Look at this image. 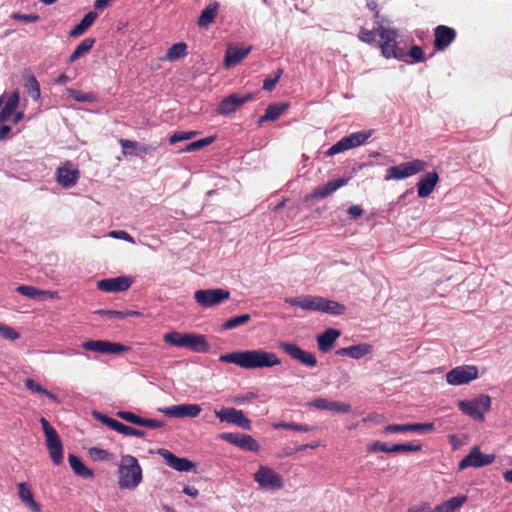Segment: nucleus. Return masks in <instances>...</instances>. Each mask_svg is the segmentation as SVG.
Returning <instances> with one entry per match:
<instances>
[{"instance_id":"72a5a7b5","label":"nucleus","mask_w":512,"mask_h":512,"mask_svg":"<svg viewBox=\"0 0 512 512\" xmlns=\"http://www.w3.org/2000/svg\"><path fill=\"white\" fill-rule=\"evenodd\" d=\"M287 108V103H273L268 105L265 113L258 119V124L261 125L268 121L277 120Z\"/></svg>"},{"instance_id":"bf43d9fd","label":"nucleus","mask_w":512,"mask_h":512,"mask_svg":"<svg viewBox=\"0 0 512 512\" xmlns=\"http://www.w3.org/2000/svg\"><path fill=\"white\" fill-rule=\"evenodd\" d=\"M98 313L103 316H106L108 318H116V319H124V318L134 314V312H131V311H117V310H99Z\"/></svg>"},{"instance_id":"9b49d317","label":"nucleus","mask_w":512,"mask_h":512,"mask_svg":"<svg viewBox=\"0 0 512 512\" xmlns=\"http://www.w3.org/2000/svg\"><path fill=\"white\" fill-rule=\"evenodd\" d=\"M478 378V369L473 365H462L446 373V381L453 386L468 384Z\"/></svg>"},{"instance_id":"f8f14e48","label":"nucleus","mask_w":512,"mask_h":512,"mask_svg":"<svg viewBox=\"0 0 512 512\" xmlns=\"http://www.w3.org/2000/svg\"><path fill=\"white\" fill-rule=\"evenodd\" d=\"M217 419L222 423L234 424L244 430H251V420L248 419L242 410L236 408H222L214 411Z\"/></svg>"},{"instance_id":"052dcab7","label":"nucleus","mask_w":512,"mask_h":512,"mask_svg":"<svg viewBox=\"0 0 512 512\" xmlns=\"http://www.w3.org/2000/svg\"><path fill=\"white\" fill-rule=\"evenodd\" d=\"M11 18L25 23H35L40 19L37 14H21L18 12L12 13Z\"/></svg>"},{"instance_id":"79ce46f5","label":"nucleus","mask_w":512,"mask_h":512,"mask_svg":"<svg viewBox=\"0 0 512 512\" xmlns=\"http://www.w3.org/2000/svg\"><path fill=\"white\" fill-rule=\"evenodd\" d=\"M188 46L184 42H178L173 44L166 53V58L169 61H176L187 55Z\"/></svg>"},{"instance_id":"2eb2a0df","label":"nucleus","mask_w":512,"mask_h":512,"mask_svg":"<svg viewBox=\"0 0 512 512\" xmlns=\"http://www.w3.org/2000/svg\"><path fill=\"white\" fill-rule=\"evenodd\" d=\"M495 460V455L484 454L478 447H473L470 452L459 462V469L463 470L468 467H484Z\"/></svg>"},{"instance_id":"e433bc0d","label":"nucleus","mask_w":512,"mask_h":512,"mask_svg":"<svg viewBox=\"0 0 512 512\" xmlns=\"http://www.w3.org/2000/svg\"><path fill=\"white\" fill-rule=\"evenodd\" d=\"M97 16V13L94 11L85 14L81 21L70 30L69 35L71 37L82 35L94 23Z\"/></svg>"},{"instance_id":"20e7f679","label":"nucleus","mask_w":512,"mask_h":512,"mask_svg":"<svg viewBox=\"0 0 512 512\" xmlns=\"http://www.w3.org/2000/svg\"><path fill=\"white\" fill-rule=\"evenodd\" d=\"M120 489L135 490L142 482V468L132 455H123L118 468Z\"/></svg>"},{"instance_id":"6ab92c4d","label":"nucleus","mask_w":512,"mask_h":512,"mask_svg":"<svg viewBox=\"0 0 512 512\" xmlns=\"http://www.w3.org/2000/svg\"><path fill=\"white\" fill-rule=\"evenodd\" d=\"M456 30L446 25H438L434 29V49L444 51L456 39Z\"/></svg>"},{"instance_id":"1a4fd4ad","label":"nucleus","mask_w":512,"mask_h":512,"mask_svg":"<svg viewBox=\"0 0 512 512\" xmlns=\"http://www.w3.org/2000/svg\"><path fill=\"white\" fill-rule=\"evenodd\" d=\"M230 298V291L223 288L200 289L195 291L194 299L203 309L220 305Z\"/></svg>"},{"instance_id":"5701e85b","label":"nucleus","mask_w":512,"mask_h":512,"mask_svg":"<svg viewBox=\"0 0 512 512\" xmlns=\"http://www.w3.org/2000/svg\"><path fill=\"white\" fill-rule=\"evenodd\" d=\"M309 405L318 410L332 411L340 414H347L351 411V405L348 403L331 401L322 397L313 399Z\"/></svg>"},{"instance_id":"9d476101","label":"nucleus","mask_w":512,"mask_h":512,"mask_svg":"<svg viewBox=\"0 0 512 512\" xmlns=\"http://www.w3.org/2000/svg\"><path fill=\"white\" fill-rule=\"evenodd\" d=\"M279 348L291 359L298 361L302 365L314 368L317 366V358L311 352L303 350L300 346L292 342H280Z\"/></svg>"},{"instance_id":"a211bd4d","label":"nucleus","mask_w":512,"mask_h":512,"mask_svg":"<svg viewBox=\"0 0 512 512\" xmlns=\"http://www.w3.org/2000/svg\"><path fill=\"white\" fill-rule=\"evenodd\" d=\"M80 177V172L70 161H66L56 170V181L64 188L74 186Z\"/></svg>"},{"instance_id":"2f4dec72","label":"nucleus","mask_w":512,"mask_h":512,"mask_svg":"<svg viewBox=\"0 0 512 512\" xmlns=\"http://www.w3.org/2000/svg\"><path fill=\"white\" fill-rule=\"evenodd\" d=\"M340 335L341 332L339 330L327 328L323 333L317 336L318 349L323 353L329 352Z\"/></svg>"},{"instance_id":"69168bd1","label":"nucleus","mask_w":512,"mask_h":512,"mask_svg":"<svg viewBox=\"0 0 512 512\" xmlns=\"http://www.w3.org/2000/svg\"><path fill=\"white\" fill-rule=\"evenodd\" d=\"M257 397V394L253 393V392H249L245 395H238V396H235L232 401L235 403V404H244L246 402H249V401H252L254 400L255 398Z\"/></svg>"},{"instance_id":"cd10ccee","label":"nucleus","mask_w":512,"mask_h":512,"mask_svg":"<svg viewBox=\"0 0 512 512\" xmlns=\"http://www.w3.org/2000/svg\"><path fill=\"white\" fill-rule=\"evenodd\" d=\"M252 47H238L228 46L224 58V64L226 67H234L245 59L251 52Z\"/></svg>"},{"instance_id":"f704fd0d","label":"nucleus","mask_w":512,"mask_h":512,"mask_svg":"<svg viewBox=\"0 0 512 512\" xmlns=\"http://www.w3.org/2000/svg\"><path fill=\"white\" fill-rule=\"evenodd\" d=\"M219 10V4L218 2H210L201 12L199 18H198V26L201 28L208 27L211 23L214 22L217 13Z\"/></svg>"},{"instance_id":"603ef678","label":"nucleus","mask_w":512,"mask_h":512,"mask_svg":"<svg viewBox=\"0 0 512 512\" xmlns=\"http://www.w3.org/2000/svg\"><path fill=\"white\" fill-rule=\"evenodd\" d=\"M214 142V137H206L189 143L184 149V152L198 151Z\"/></svg>"},{"instance_id":"c756f323","label":"nucleus","mask_w":512,"mask_h":512,"mask_svg":"<svg viewBox=\"0 0 512 512\" xmlns=\"http://www.w3.org/2000/svg\"><path fill=\"white\" fill-rule=\"evenodd\" d=\"M372 352V346L368 343H360L349 347H343L336 350L338 356H347L359 360Z\"/></svg>"},{"instance_id":"dca6fc26","label":"nucleus","mask_w":512,"mask_h":512,"mask_svg":"<svg viewBox=\"0 0 512 512\" xmlns=\"http://www.w3.org/2000/svg\"><path fill=\"white\" fill-rule=\"evenodd\" d=\"M220 438L245 451L258 452L260 449L259 443L248 434L223 433Z\"/></svg>"},{"instance_id":"bb28decb","label":"nucleus","mask_w":512,"mask_h":512,"mask_svg":"<svg viewBox=\"0 0 512 512\" xmlns=\"http://www.w3.org/2000/svg\"><path fill=\"white\" fill-rule=\"evenodd\" d=\"M46 445L51 457L52 462L55 465H59L63 461V445L57 432L45 436Z\"/></svg>"},{"instance_id":"f03ea898","label":"nucleus","mask_w":512,"mask_h":512,"mask_svg":"<svg viewBox=\"0 0 512 512\" xmlns=\"http://www.w3.org/2000/svg\"><path fill=\"white\" fill-rule=\"evenodd\" d=\"M376 25L379 37L378 45L381 51V55L385 59L406 61V50L399 45V30L391 26L390 20L387 22H379L377 20Z\"/></svg>"},{"instance_id":"4468645a","label":"nucleus","mask_w":512,"mask_h":512,"mask_svg":"<svg viewBox=\"0 0 512 512\" xmlns=\"http://www.w3.org/2000/svg\"><path fill=\"white\" fill-rule=\"evenodd\" d=\"M81 347L86 351L102 354H119L129 350V347L123 344L106 340H88L83 342Z\"/></svg>"},{"instance_id":"0eeeda50","label":"nucleus","mask_w":512,"mask_h":512,"mask_svg":"<svg viewBox=\"0 0 512 512\" xmlns=\"http://www.w3.org/2000/svg\"><path fill=\"white\" fill-rule=\"evenodd\" d=\"M373 134V130H362L358 132L351 133L335 144H333L326 152V156H334L341 152H345L352 148H356L362 144H364Z\"/></svg>"},{"instance_id":"a19ab883","label":"nucleus","mask_w":512,"mask_h":512,"mask_svg":"<svg viewBox=\"0 0 512 512\" xmlns=\"http://www.w3.org/2000/svg\"><path fill=\"white\" fill-rule=\"evenodd\" d=\"M346 311V308L343 304L335 301L324 298L322 313H326L332 316H340L343 315Z\"/></svg>"},{"instance_id":"6e6d98bb","label":"nucleus","mask_w":512,"mask_h":512,"mask_svg":"<svg viewBox=\"0 0 512 512\" xmlns=\"http://www.w3.org/2000/svg\"><path fill=\"white\" fill-rule=\"evenodd\" d=\"M0 336L9 341H15L20 338V334L11 326L0 323Z\"/></svg>"},{"instance_id":"f3484780","label":"nucleus","mask_w":512,"mask_h":512,"mask_svg":"<svg viewBox=\"0 0 512 512\" xmlns=\"http://www.w3.org/2000/svg\"><path fill=\"white\" fill-rule=\"evenodd\" d=\"M133 283L131 276H118L115 278H105L97 281V288L107 293L123 292L130 288Z\"/></svg>"},{"instance_id":"e2e57ef3","label":"nucleus","mask_w":512,"mask_h":512,"mask_svg":"<svg viewBox=\"0 0 512 512\" xmlns=\"http://www.w3.org/2000/svg\"><path fill=\"white\" fill-rule=\"evenodd\" d=\"M108 235L114 239H120L129 243H135L134 238L124 230H113L110 231Z\"/></svg>"},{"instance_id":"39448f33","label":"nucleus","mask_w":512,"mask_h":512,"mask_svg":"<svg viewBox=\"0 0 512 512\" xmlns=\"http://www.w3.org/2000/svg\"><path fill=\"white\" fill-rule=\"evenodd\" d=\"M459 410L476 421H483L484 415L491 407V398L487 394H481L470 400H462L458 403Z\"/></svg>"},{"instance_id":"a18cd8bd","label":"nucleus","mask_w":512,"mask_h":512,"mask_svg":"<svg viewBox=\"0 0 512 512\" xmlns=\"http://www.w3.org/2000/svg\"><path fill=\"white\" fill-rule=\"evenodd\" d=\"M251 319L249 314H241L232 318H229L222 324L224 330L235 329L243 324H246Z\"/></svg>"},{"instance_id":"c9c22d12","label":"nucleus","mask_w":512,"mask_h":512,"mask_svg":"<svg viewBox=\"0 0 512 512\" xmlns=\"http://www.w3.org/2000/svg\"><path fill=\"white\" fill-rule=\"evenodd\" d=\"M467 501V496L452 497L434 507L432 512H455Z\"/></svg>"},{"instance_id":"4c0bfd02","label":"nucleus","mask_w":512,"mask_h":512,"mask_svg":"<svg viewBox=\"0 0 512 512\" xmlns=\"http://www.w3.org/2000/svg\"><path fill=\"white\" fill-rule=\"evenodd\" d=\"M68 461H69L71 469L73 470V472L76 475H78L84 479L93 477V475H94L93 471L91 469L87 468L78 456H76L74 454H69Z\"/></svg>"},{"instance_id":"b1692460","label":"nucleus","mask_w":512,"mask_h":512,"mask_svg":"<svg viewBox=\"0 0 512 512\" xmlns=\"http://www.w3.org/2000/svg\"><path fill=\"white\" fill-rule=\"evenodd\" d=\"M434 429L433 423H407V424H389L384 427L385 434L406 433V432H425Z\"/></svg>"},{"instance_id":"5fc2aeb1","label":"nucleus","mask_w":512,"mask_h":512,"mask_svg":"<svg viewBox=\"0 0 512 512\" xmlns=\"http://www.w3.org/2000/svg\"><path fill=\"white\" fill-rule=\"evenodd\" d=\"M16 291L21 295H24L30 299H37L40 295L44 294L43 291L36 289L33 286L20 285L16 288Z\"/></svg>"},{"instance_id":"c03bdc74","label":"nucleus","mask_w":512,"mask_h":512,"mask_svg":"<svg viewBox=\"0 0 512 512\" xmlns=\"http://www.w3.org/2000/svg\"><path fill=\"white\" fill-rule=\"evenodd\" d=\"M274 429H286V430H293L297 432H310L313 427L303 424V423H295V422H278L273 424Z\"/></svg>"},{"instance_id":"13d9d810","label":"nucleus","mask_w":512,"mask_h":512,"mask_svg":"<svg viewBox=\"0 0 512 512\" xmlns=\"http://www.w3.org/2000/svg\"><path fill=\"white\" fill-rule=\"evenodd\" d=\"M367 8L373 12V23L376 24V21L379 22H387L389 19H387L385 16L380 14V11L378 10V5L375 0H367L366 3Z\"/></svg>"},{"instance_id":"864d4df0","label":"nucleus","mask_w":512,"mask_h":512,"mask_svg":"<svg viewBox=\"0 0 512 512\" xmlns=\"http://www.w3.org/2000/svg\"><path fill=\"white\" fill-rule=\"evenodd\" d=\"M422 449L421 444L419 443H402V444H393L391 446V453L396 452H418Z\"/></svg>"},{"instance_id":"412c9836","label":"nucleus","mask_w":512,"mask_h":512,"mask_svg":"<svg viewBox=\"0 0 512 512\" xmlns=\"http://www.w3.org/2000/svg\"><path fill=\"white\" fill-rule=\"evenodd\" d=\"M158 453L170 468L178 472H189L195 467L193 461L185 457H178L167 449H160Z\"/></svg>"},{"instance_id":"aec40b11","label":"nucleus","mask_w":512,"mask_h":512,"mask_svg":"<svg viewBox=\"0 0 512 512\" xmlns=\"http://www.w3.org/2000/svg\"><path fill=\"white\" fill-rule=\"evenodd\" d=\"M324 297L307 295L303 297L285 298V303L291 306H297L305 311L321 312Z\"/></svg>"},{"instance_id":"680f3d73","label":"nucleus","mask_w":512,"mask_h":512,"mask_svg":"<svg viewBox=\"0 0 512 512\" xmlns=\"http://www.w3.org/2000/svg\"><path fill=\"white\" fill-rule=\"evenodd\" d=\"M390 449H391V446H388L386 443L380 442V441H375V442L371 443L368 447V451L372 452V453H377V452L391 453Z\"/></svg>"},{"instance_id":"393cba45","label":"nucleus","mask_w":512,"mask_h":512,"mask_svg":"<svg viewBox=\"0 0 512 512\" xmlns=\"http://www.w3.org/2000/svg\"><path fill=\"white\" fill-rule=\"evenodd\" d=\"M116 415L122 420H125L129 423L142 427H147L150 429H158L163 427L164 425L162 421L156 419L143 418L130 411H118Z\"/></svg>"},{"instance_id":"6e6552de","label":"nucleus","mask_w":512,"mask_h":512,"mask_svg":"<svg viewBox=\"0 0 512 512\" xmlns=\"http://www.w3.org/2000/svg\"><path fill=\"white\" fill-rule=\"evenodd\" d=\"M425 167L426 162L420 159L391 166L386 170L385 180H402L422 172Z\"/></svg>"},{"instance_id":"ddd939ff","label":"nucleus","mask_w":512,"mask_h":512,"mask_svg":"<svg viewBox=\"0 0 512 512\" xmlns=\"http://www.w3.org/2000/svg\"><path fill=\"white\" fill-rule=\"evenodd\" d=\"M254 99L253 93L245 94H230L229 96L222 99L220 102L217 112L222 116H230L235 113L243 104Z\"/></svg>"},{"instance_id":"09e8293b","label":"nucleus","mask_w":512,"mask_h":512,"mask_svg":"<svg viewBox=\"0 0 512 512\" xmlns=\"http://www.w3.org/2000/svg\"><path fill=\"white\" fill-rule=\"evenodd\" d=\"M376 24L373 23V28L371 30L366 29L365 27H361L358 34V39L361 42L367 44H374L376 42V36H378V31L376 29Z\"/></svg>"},{"instance_id":"49530a36","label":"nucleus","mask_w":512,"mask_h":512,"mask_svg":"<svg viewBox=\"0 0 512 512\" xmlns=\"http://www.w3.org/2000/svg\"><path fill=\"white\" fill-rule=\"evenodd\" d=\"M25 88L33 100L37 101L40 98V86L34 75L26 77Z\"/></svg>"},{"instance_id":"37998d69","label":"nucleus","mask_w":512,"mask_h":512,"mask_svg":"<svg viewBox=\"0 0 512 512\" xmlns=\"http://www.w3.org/2000/svg\"><path fill=\"white\" fill-rule=\"evenodd\" d=\"M66 94L69 98H72L73 100L79 103H91L96 100V97L92 92L84 93L80 90L67 88Z\"/></svg>"},{"instance_id":"4d7b16f0","label":"nucleus","mask_w":512,"mask_h":512,"mask_svg":"<svg viewBox=\"0 0 512 512\" xmlns=\"http://www.w3.org/2000/svg\"><path fill=\"white\" fill-rule=\"evenodd\" d=\"M196 135H197L196 131L175 132L173 135L170 136L169 143L172 145V144H175L180 141H186V140H189V139L195 137Z\"/></svg>"},{"instance_id":"473e14b6","label":"nucleus","mask_w":512,"mask_h":512,"mask_svg":"<svg viewBox=\"0 0 512 512\" xmlns=\"http://www.w3.org/2000/svg\"><path fill=\"white\" fill-rule=\"evenodd\" d=\"M348 180V178H337L330 180L326 184L317 187L313 191V196L320 199L326 198L339 188L345 186L348 183Z\"/></svg>"},{"instance_id":"4be33fe9","label":"nucleus","mask_w":512,"mask_h":512,"mask_svg":"<svg viewBox=\"0 0 512 512\" xmlns=\"http://www.w3.org/2000/svg\"><path fill=\"white\" fill-rule=\"evenodd\" d=\"M201 406L198 404H179L166 407L162 412L169 417L196 418L201 413Z\"/></svg>"},{"instance_id":"a878e982","label":"nucleus","mask_w":512,"mask_h":512,"mask_svg":"<svg viewBox=\"0 0 512 512\" xmlns=\"http://www.w3.org/2000/svg\"><path fill=\"white\" fill-rule=\"evenodd\" d=\"M5 97V93L0 97V107L4 104L0 111V124L8 121V119L15 113L19 104V92L17 90L12 92L4 103Z\"/></svg>"},{"instance_id":"7ed1b4c3","label":"nucleus","mask_w":512,"mask_h":512,"mask_svg":"<svg viewBox=\"0 0 512 512\" xmlns=\"http://www.w3.org/2000/svg\"><path fill=\"white\" fill-rule=\"evenodd\" d=\"M163 340L170 346L186 348L196 353H207L210 350V345L202 334L171 331L163 335Z\"/></svg>"},{"instance_id":"423d86ee","label":"nucleus","mask_w":512,"mask_h":512,"mask_svg":"<svg viewBox=\"0 0 512 512\" xmlns=\"http://www.w3.org/2000/svg\"><path fill=\"white\" fill-rule=\"evenodd\" d=\"M253 478L262 490L276 491L285 486L283 477L269 466L260 465Z\"/></svg>"},{"instance_id":"f257e3e1","label":"nucleus","mask_w":512,"mask_h":512,"mask_svg":"<svg viewBox=\"0 0 512 512\" xmlns=\"http://www.w3.org/2000/svg\"><path fill=\"white\" fill-rule=\"evenodd\" d=\"M219 361L223 363H233L244 369L271 368L281 364V360L273 352L263 349L235 351L222 354Z\"/></svg>"},{"instance_id":"58836bf2","label":"nucleus","mask_w":512,"mask_h":512,"mask_svg":"<svg viewBox=\"0 0 512 512\" xmlns=\"http://www.w3.org/2000/svg\"><path fill=\"white\" fill-rule=\"evenodd\" d=\"M25 387L32 393L45 395L50 400L59 402V398L56 394L48 391L46 388H44L42 385H40L38 382H36L32 378H28L25 380Z\"/></svg>"},{"instance_id":"3c124183","label":"nucleus","mask_w":512,"mask_h":512,"mask_svg":"<svg viewBox=\"0 0 512 512\" xmlns=\"http://www.w3.org/2000/svg\"><path fill=\"white\" fill-rule=\"evenodd\" d=\"M283 74V69L278 68L273 72L272 75H268L264 81H263V89L265 91H272L276 84L278 83L279 79L281 78Z\"/></svg>"},{"instance_id":"338daca9","label":"nucleus","mask_w":512,"mask_h":512,"mask_svg":"<svg viewBox=\"0 0 512 512\" xmlns=\"http://www.w3.org/2000/svg\"><path fill=\"white\" fill-rule=\"evenodd\" d=\"M40 423H41V426H42V429H43V432H44V435L45 436H48L50 434H53L55 432H57L51 425L50 423L48 422V420L44 417H41L40 418Z\"/></svg>"},{"instance_id":"774afa93","label":"nucleus","mask_w":512,"mask_h":512,"mask_svg":"<svg viewBox=\"0 0 512 512\" xmlns=\"http://www.w3.org/2000/svg\"><path fill=\"white\" fill-rule=\"evenodd\" d=\"M408 512H432L428 503L424 502L419 506L411 507Z\"/></svg>"},{"instance_id":"ea45409f","label":"nucleus","mask_w":512,"mask_h":512,"mask_svg":"<svg viewBox=\"0 0 512 512\" xmlns=\"http://www.w3.org/2000/svg\"><path fill=\"white\" fill-rule=\"evenodd\" d=\"M94 43V38H85L84 40H82L69 56V62L73 63L77 61L82 55L88 53L92 49Z\"/></svg>"},{"instance_id":"0e129e2a","label":"nucleus","mask_w":512,"mask_h":512,"mask_svg":"<svg viewBox=\"0 0 512 512\" xmlns=\"http://www.w3.org/2000/svg\"><path fill=\"white\" fill-rule=\"evenodd\" d=\"M120 434H123L125 436H134L142 438L145 436V432L136 428H133L131 426H127L125 424L122 425Z\"/></svg>"},{"instance_id":"c85d7f7f","label":"nucleus","mask_w":512,"mask_h":512,"mask_svg":"<svg viewBox=\"0 0 512 512\" xmlns=\"http://www.w3.org/2000/svg\"><path fill=\"white\" fill-rule=\"evenodd\" d=\"M438 181H439V176L435 171L428 172L425 175H423L417 184L418 197H420V198L428 197L433 192Z\"/></svg>"},{"instance_id":"8fccbe9b","label":"nucleus","mask_w":512,"mask_h":512,"mask_svg":"<svg viewBox=\"0 0 512 512\" xmlns=\"http://www.w3.org/2000/svg\"><path fill=\"white\" fill-rule=\"evenodd\" d=\"M88 453L94 461H109L113 458L112 453L99 447H91Z\"/></svg>"},{"instance_id":"de8ad7c7","label":"nucleus","mask_w":512,"mask_h":512,"mask_svg":"<svg viewBox=\"0 0 512 512\" xmlns=\"http://www.w3.org/2000/svg\"><path fill=\"white\" fill-rule=\"evenodd\" d=\"M406 57H410L411 61H405L407 64L421 63L424 62L426 57L425 53L419 45H413L411 48L406 51Z\"/></svg>"},{"instance_id":"7c9ffc66","label":"nucleus","mask_w":512,"mask_h":512,"mask_svg":"<svg viewBox=\"0 0 512 512\" xmlns=\"http://www.w3.org/2000/svg\"><path fill=\"white\" fill-rule=\"evenodd\" d=\"M17 489L19 499L31 512H42L41 505L35 501L33 492L26 482L19 483Z\"/></svg>"}]
</instances>
